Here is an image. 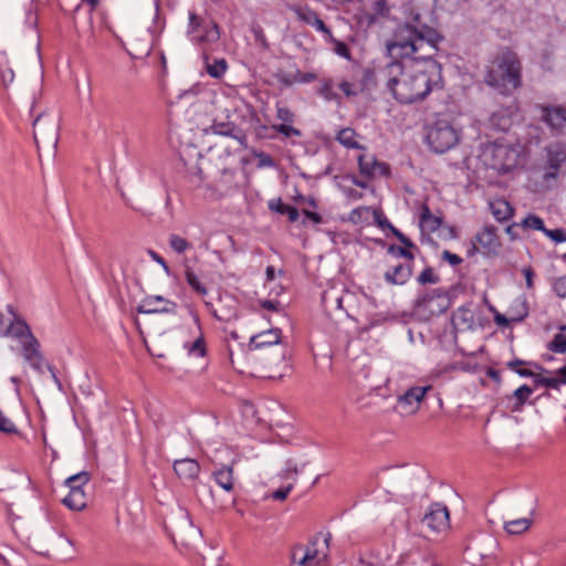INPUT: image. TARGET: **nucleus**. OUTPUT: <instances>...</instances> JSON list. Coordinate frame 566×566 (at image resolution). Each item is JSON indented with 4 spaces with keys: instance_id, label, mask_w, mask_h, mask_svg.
I'll use <instances>...</instances> for the list:
<instances>
[{
    "instance_id": "nucleus-1",
    "label": "nucleus",
    "mask_w": 566,
    "mask_h": 566,
    "mask_svg": "<svg viewBox=\"0 0 566 566\" xmlns=\"http://www.w3.org/2000/svg\"><path fill=\"white\" fill-rule=\"evenodd\" d=\"M442 36L428 25L418 11L411 10L406 21L397 25L386 49L392 59L429 60L438 51Z\"/></svg>"
},
{
    "instance_id": "nucleus-2",
    "label": "nucleus",
    "mask_w": 566,
    "mask_h": 566,
    "mask_svg": "<svg viewBox=\"0 0 566 566\" xmlns=\"http://www.w3.org/2000/svg\"><path fill=\"white\" fill-rule=\"evenodd\" d=\"M484 83L503 96H510L522 86V62L511 49L503 48L492 55L484 69Z\"/></svg>"
},
{
    "instance_id": "nucleus-3",
    "label": "nucleus",
    "mask_w": 566,
    "mask_h": 566,
    "mask_svg": "<svg viewBox=\"0 0 566 566\" xmlns=\"http://www.w3.org/2000/svg\"><path fill=\"white\" fill-rule=\"evenodd\" d=\"M390 75L387 82L394 97L402 104H411L423 99L431 91L433 81L427 71L403 72L399 62L387 66Z\"/></svg>"
},
{
    "instance_id": "nucleus-4",
    "label": "nucleus",
    "mask_w": 566,
    "mask_h": 566,
    "mask_svg": "<svg viewBox=\"0 0 566 566\" xmlns=\"http://www.w3.org/2000/svg\"><path fill=\"white\" fill-rule=\"evenodd\" d=\"M479 160L485 168L505 174L517 165L518 154L509 145L486 143L480 149Z\"/></svg>"
},
{
    "instance_id": "nucleus-5",
    "label": "nucleus",
    "mask_w": 566,
    "mask_h": 566,
    "mask_svg": "<svg viewBox=\"0 0 566 566\" xmlns=\"http://www.w3.org/2000/svg\"><path fill=\"white\" fill-rule=\"evenodd\" d=\"M332 535L324 536L319 545L318 537L313 538L308 545H295L291 552V559L298 566H324L328 557V547Z\"/></svg>"
},
{
    "instance_id": "nucleus-6",
    "label": "nucleus",
    "mask_w": 566,
    "mask_h": 566,
    "mask_svg": "<svg viewBox=\"0 0 566 566\" xmlns=\"http://www.w3.org/2000/svg\"><path fill=\"white\" fill-rule=\"evenodd\" d=\"M426 138L433 151L443 154L459 143L460 135L449 122L437 120L428 128Z\"/></svg>"
},
{
    "instance_id": "nucleus-7",
    "label": "nucleus",
    "mask_w": 566,
    "mask_h": 566,
    "mask_svg": "<svg viewBox=\"0 0 566 566\" xmlns=\"http://www.w3.org/2000/svg\"><path fill=\"white\" fill-rule=\"evenodd\" d=\"M59 116L55 113H42L33 122V137L38 148L54 149L59 142Z\"/></svg>"
},
{
    "instance_id": "nucleus-8",
    "label": "nucleus",
    "mask_w": 566,
    "mask_h": 566,
    "mask_svg": "<svg viewBox=\"0 0 566 566\" xmlns=\"http://www.w3.org/2000/svg\"><path fill=\"white\" fill-rule=\"evenodd\" d=\"M188 33L198 43H216L220 39L218 24L212 20H203L193 12L189 13Z\"/></svg>"
},
{
    "instance_id": "nucleus-9",
    "label": "nucleus",
    "mask_w": 566,
    "mask_h": 566,
    "mask_svg": "<svg viewBox=\"0 0 566 566\" xmlns=\"http://www.w3.org/2000/svg\"><path fill=\"white\" fill-rule=\"evenodd\" d=\"M154 34L149 29L134 28L127 34V52L134 59L146 56L151 51Z\"/></svg>"
},
{
    "instance_id": "nucleus-10",
    "label": "nucleus",
    "mask_w": 566,
    "mask_h": 566,
    "mask_svg": "<svg viewBox=\"0 0 566 566\" xmlns=\"http://www.w3.org/2000/svg\"><path fill=\"white\" fill-rule=\"evenodd\" d=\"M416 307L430 315H440L448 310L449 300L442 290L436 289L418 297Z\"/></svg>"
},
{
    "instance_id": "nucleus-11",
    "label": "nucleus",
    "mask_w": 566,
    "mask_h": 566,
    "mask_svg": "<svg viewBox=\"0 0 566 566\" xmlns=\"http://www.w3.org/2000/svg\"><path fill=\"white\" fill-rule=\"evenodd\" d=\"M501 243L496 235V229L494 227H484L482 231L476 233L472 243V250L469 252L470 255L482 251L488 255H495L499 253Z\"/></svg>"
},
{
    "instance_id": "nucleus-12",
    "label": "nucleus",
    "mask_w": 566,
    "mask_h": 566,
    "mask_svg": "<svg viewBox=\"0 0 566 566\" xmlns=\"http://www.w3.org/2000/svg\"><path fill=\"white\" fill-rule=\"evenodd\" d=\"M422 524L432 532L441 533L450 526V513L446 505L433 503L422 518Z\"/></svg>"
},
{
    "instance_id": "nucleus-13",
    "label": "nucleus",
    "mask_w": 566,
    "mask_h": 566,
    "mask_svg": "<svg viewBox=\"0 0 566 566\" xmlns=\"http://www.w3.org/2000/svg\"><path fill=\"white\" fill-rule=\"evenodd\" d=\"M431 389V386H415L409 388L405 394L398 397V405L406 415H415L419 410L426 394Z\"/></svg>"
},
{
    "instance_id": "nucleus-14",
    "label": "nucleus",
    "mask_w": 566,
    "mask_h": 566,
    "mask_svg": "<svg viewBox=\"0 0 566 566\" xmlns=\"http://www.w3.org/2000/svg\"><path fill=\"white\" fill-rule=\"evenodd\" d=\"M177 304L161 295H148L137 306L138 313H176Z\"/></svg>"
},
{
    "instance_id": "nucleus-15",
    "label": "nucleus",
    "mask_w": 566,
    "mask_h": 566,
    "mask_svg": "<svg viewBox=\"0 0 566 566\" xmlns=\"http://www.w3.org/2000/svg\"><path fill=\"white\" fill-rule=\"evenodd\" d=\"M21 355L33 369L39 373L43 371L45 360L41 353V345L36 337H29V340H25L21 344Z\"/></svg>"
},
{
    "instance_id": "nucleus-16",
    "label": "nucleus",
    "mask_w": 566,
    "mask_h": 566,
    "mask_svg": "<svg viewBox=\"0 0 566 566\" xmlns=\"http://www.w3.org/2000/svg\"><path fill=\"white\" fill-rule=\"evenodd\" d=\"M8 311L13 315V319L8 324V336L18 339L20 344L29 340V337H35L27 322L15 315L12 306H8Z\"/></svg>"
},
{
    "instance_id": "nucleus-17",
    "label": "nucleus",
    "mask_w": 566,
    "mask_h": 566,
    "mask_svg": "<svg viewBox=\"0 0 566 566\" xmlns=\"http://www.w3.org/2000/svg\"><path fill=\"white\" fill-rule=\"evenodd\" d=\"M542 119L553 129L566 126V108L563 106H541Z\"/></svg>"
},
{
    "instance_id": "nucleus-18",
    "label": "nucleus",
    "mask_w": 566,
    "mask_h": 566,
    "mask_svg": "<svg viewBox=\"0 0 566 566\" xmlns=\"http://www.w3.org/2000/svg\"><path fill=\"white\" fill-rule=\"evenodd\" d=\"M55 537L56 535L53 531L35 533L28 538V545L38 554L49 555Z\"/></svg>"
},
{
    "instance_id": "nucleus-19",
    "label": "nucleus",
    "mask_w": 566,
    "mask_h": 566,
    "mask_svg": "<svg viewBox=\"0 0 566 566\" xmlns=\"http://www.w3.org/2000/svg\"><path fill=\"white\" fill-rule=\"evenodd\" d=\"M358 164L360 172L367 177L385 176L388 174V167L377 161L373 156H359Z\"/></svg>"
},
{
    "instance_id": "nucleus-20",
    "label": "nucleus",
    "mask_w": 566,
    "mask_h": 566,
    "mask_svg": "<svg viewBox=\"0 0 566 566\" xmlns=\"http://www.w3.org/2000/svg\"><path fill=\"white\" fill-rule=\"evenodd\" d=\"M174 470L179 479L182 480H195L200 473V465L193 459H180L174 463Z\"/></svg>"
},
{
    "instance_id": "nucleus-21",
    "label": "nucleus",
    "mask_w": 566,
    "mask_h": 566,
    "mask_svg": "<svg viewBox=\"0 0 566 566\" xmlns=\"http://www.w3.org/2000/svg\"><path fill=\"white\" fill-rule=\"evenodd\" d=\"M212 134L232 137L240 147L245 146V136L231 123H214L210 126Z\"/></svg>"
},
{
    "instance_id": "nucleus-22",
    "label": "nucleus",
    "mask_w": 566,
    "mask_h": 566,
    "mask_svg": "<svg viewBox=\"0 0 566 566\" xmlns=\"http://www.w3.org/2000/svg\"><path fill=\"white\" fill-rule=\"evenodd\" d=\"M281 340V329L271 328L251 337L250 346L258 349L265 346L277 345Z\"/></svg>"
},
{
    "instance_id": "nucleus-23",
    "label": "nucleus",
    "mask_w": 566,
    "mask_h": 566,
    "mask_svg": "<svg viewBox=\"0 0 566 566\" xmlns=\"http://www.w3.org/2000/svg\"><path fill=\"white\" fill-rule=\"evenodd\" d=\"M411 264H397L385 273V280L390 284H403L411 276Z\"/></svg>"
},
{
    "instance_id": "nucleus-24",
    "label": "nucleus",
    "mask_w": 566,
    "mask_h": 566,
    "mask_svg": "<svg viewBox=\"0 0 566 566\" xmlns=\"http://www.w3.org/2000/svg\"><path fill=\"white\" fill-rule=\"evenodd\" d=\"M441 222L442 219L440 217L432 214L427 205H423L421 207L420 227L422 231L429 233L434 232L440 228Z\"/></svg>"
},
{
    "instance_id": "nucleus-25",
    "label": "nucleus",
    "mask_w": 566,
    "mask_h": 566,
    "mask_svg": "<svg viewBox=\"0 0 566 566\" xmlns=\"http://www.w3.org/2000/svg\"><path fill=\"white\" fill-rule=\"evenodd\" d=\"M490 209L497 221H506L513 216V208L504 199H495L490 202Z\"/></svg>"
},
{
    "instance_id": "nucleus-26",
    "label": "nucleus",
    "mask_w": 566,
    "mask_h": 566,
    "mask_svg": "<svg viewBox=\"0 0 566 566\" xmlns=\"http://www.w3.org/2000/svg\"><path fill=\"white\" fill-rule=\"evenodd\" d=\"M452 322L458 328L471 329L475 324L474 313L469 308L460 307L453 314Z\"/></svg>"
},
{
    "instance_id": "nucleus-27",
    "label": "nucleus",
    "mask_w": 566,
    "mask_h": 566,
    "mask_svg": "<svg viewBox=\"0 0 566 566\" xmlns=\"http://www.w3.org/2000/svg\"><path fill=\"white\" fill-rule=\"evenodd\" d=\"M203 60L206 71L209 74V76L213 78H221L226 74L228 70V63L226 59L221 57L210 61L209 56L205 54Z\"/></svg>"
},
{
    "instance_id": "nucleus-28",
    "label": "nucleus",
    "mask_w": 566,
    "mask_h": 566,
    "mask_svg": "<svg viewBox=\"0 0 566 566\" xmlns=\"http://www.w3.org/2000/svg\"><path fill=\"white\" fill-rule=\"evenodd\" d=\"M184 275H185V279H186L188 285L191 287V290L195 293H197L201 296L207 295V293H208L207 287L202 284L198 274H196L193 269L188 263L184 264Z\"/></svg>"
},
{
    "instance_id": "nucleus-29",
    "label": "nucleus",
    "mask_w": 566,
    "mask_h": 566,
    "mask_svg": "<svg viewBox=\"0 0 566 566\" xmlns=\"http://www.w3.org/2000/svg\"><path fill=\"white\" fill-rule=\"evenodd\" d=\"M556 375L563 376V379H557L554 377H544L539 374H536V376H534V381L538 386L558 389L562 385L566 384V364L562 368L556 370Z\"/></svg>"
},
{
    "instance_id": "nucleus-30",
    "label": "nucleus",
    "mask_w": 566,
    "mask_h": 566,
    "mask_svg": "<svg viewBox=\"0 0 566 566\" xmlns=\"http://www.w3.org/2000/svg\"><path fill=\"white\" fill-rule=\"evenodd\" d=\"M63 504L74 511H81L86 506V495L83 490L74 489L63 499Z\"/></svg>"
},
{
    "instance_id": "nucleus-31",
    "label": "nucleus",
    "mask_w": 566,
    "mask_h": 566,
    "mask_svg": "<svg viewBox=\"0 0 566 566\" xmlns=\"http://www.w3.org/2000/svg\"><path fill=\"white\" fill-rule=\"evenodd\" d=\"M214 481L224 491L230 492L233 489V470L231 467L223 465L213 473Z\"/></svg>"
},
{
    "instance_id": "nucleus-32",
    "label": "nucleus",
    "mask_w": 566,
    "mask_h": 566,
    "mask_svg": "<svg viewBox=\"0 0 566 566\" xmlns=\"http://www.w3.org/2000/svg\"><path fill=\"white\" fill-rule=\"evenodd\" d=\"M533 524V520L528 517H522L506 522L504 530L510 535H521L530 530Z\"/></svg>"
},
{
    "instance_id": "nucleus-33",
    "label": "nucleus",
    "mask_w": 566,
    "mask_h": 566,
    "mask_svg": "<svg viewBox=\"0 0 566 566\" xmlns=\"http://www.w3.org/2000/svg\"><path fill=\"white\" fill-rule=\"evenodd\" d=\"M269 208L280 214H286L291 222H295L300 216L298 210L295 207L283 203L281 199L271 200L269 202Z\"/></svg>"
},
{
    "instance_id": "nucleus-34",
    "label": "nucleus",
    "mask_w": 566,
    "mask_h": 566,
    "mask_svg": "<svg viewBox=\"0 0 566 566\" xmlns=\"http://www.w3.org/2000/svg\"><path fill=\"white\" fill-rule=\"evenodd\" d=\"M370 216L378 218V213L376 210H373L369 207H358L349 213V221L355 224H364L369 222Z\"/></svg>"
},
{
    "instance_id": "nucleus-35",
    "label": "nucleus",
    "mask_w": 566,
    "mask_h": 566,
    "mask_svg": "<svg viewBox=\"0 0 566 566\" xmlns=\"http://www.w3.org/2000/svg\"><path fill=\"white\" fill-rule=\"evenodd\" d=\"M547 348L557 354L566 353V325L559 327V333L555 334L548 343Z\"/></svg>"
},
{
    "instance_id": "nucleus-36",
    "label": "nucleus",
    "mask_w": 566,
    "mask_h": 566,
    "mask_svg": "<svg viewBox=\"0 0 566 566\" xmlns=\"http://www.w3.org/2000/svg\"><path fill=\"white\" fill-rule=\"evenodd\" d=\"M90 481V473L86 471H82L80 473H76L72 476H69L65 480V484L70 489V491H73L75 488L83 490V486L86 485Z\"/></svg>"
},
{
    "instance_id": "nucleus-37",
    "label": "nucleus",
    "mask_w": 566,
    "mask_h": 566,
    "mask_svg": "<svg viewBox=\"0 0 566 566\" xmlns=\"http://www.w3.org/2000/svg\"><path fill=\"white\" fill-rule=\"evenodd\" d=\"M371 9L373 14L369 18L370 23L375 22L378 18H387L390 13V8L386 0L375 1Z\"/></svg>"
},
{
    "instance_id": "nucleus-38",
    "label": "nucleus",
    "mask_w": 566,
    "mask_h": 566,
    "mask_svg": "<svg viewBox=\"0 0 566 566\" xmlns=\"http://www.w3.org/2000/svg\"><path fill=\"white\" fill-rule=\"evenodd\" d=\"M290 10L295 13L300 21L307 24H311L317 15V13L308 7L302 8L300 6H292Z\"/></svg>"
},
{
    "instance_id": "nucleus-39",
    "label": "nucleus",
    "mask_w": 566,
    "mask_h": 566,
    "mask_svg": "<svg viewBox=\"0 0 566 566\" xmlns=\"http://www.w3.org/2000/svg\"><path fill=\"white\" fill-rule=\"evenodd\" d=\"M533 392V389L531 387H528L527 385H523L521 387H518L515 391H514V398L516 399V402L514 405V410H521L522 406L525 403V401L530 398V396L532 395Z\"/></svg>"
},
{
    "instance_id": "nucleus-40",
    "label": "nucleus",
    "mask_w": 566,
    "mask_h": 566,
    "mask_svg": "<svg viewBox=\"0 0 566 566\" xmlns=\"http://www.w3.org/2000/svg\"><path fill=\"white\" fill-rule=\"evenodd\" d=\"M0 75L4 85L11 84L14 80L13 70L9 66L4 53L0 54Z\"/></svg>"
},
{
    "instance_id": "nucleus-41",
    "label": "nucleus",
    "mask_w": 566,
    "mask_h": 566,
    "mask_svg": "<svg viewBox=\"0 0 566 566\" xmlns=\"http://www.w3.org/2000/svg\"><path fill=\"white\" fill-rule=\"evenodd\" d=\"M355 132L352 128H344L339 130L337 135V140L346 146L347 148H356L358 147L357 142L355 140Z\"/></svg>"
},
{
    "instance_id": "nucleus-42",
    "label": "nucleus",
    "mask_w": 566,
    "mask_h": 566,
    "mask_svg": "<svg viewBox=\"0 0 566 566\" xmlns=\"http://www.w3.org/2000/svg\"><path fill=\"white\" fill-rule=\"evenodd\" d=\"M462 3L463 0H434V8L439 11L452 13L455 12Z\"/></svg>"
},
{
    "instance_id": "nucleus-43",
    "label": "nucleus",
    "mask_w": 566,
    "mask_h": 566,
    "mask_svg": "<svg viewBox=\"0 0 566 566\" xmlns=\"http://www.w3.org/2000/svg\"><path fill=\"white\" fill-rule=\"evenodd\" d=\"M170 248L177 253H184L190 248V243L178 234H170L168 238Z\"/></svg>"
},
{
    "instance_id": "nucleus-44",
    "label": "nucleus",
    "mask_w": 566,
    "mask_h": 566,
    "mask_svg": "<svg viewBox=\"0 0 566 566\" xmlns=\"http://www.w3.org/2000/svg\"><path fill=\"white\" fill-rule=\"evenodd\" d=\"M318 93L326 101H334L338 98V94L333 88L332 80H323Z\"/></svg>"
},
{
    "instance_id": "nucleus-45",
    "label": "nucleus",
    "mask_w": 566,
    "mask_h": 566,
    "mask_svg": "<svg viewBox=\"0 0 566 566\" xmlns=\"http://www.w3.org/2000/svg\"><path fill=\"white\" fill-rule=\"evenodd\" d=\"M522 226L524 228H530V229H534V230H539V231H543L545 232L546 231V228L544 227V222L543 220L535 216V214H528L523 221H522Z\"/></svg>"
},
{
    "instance_id": "nucleus-46",
    "label": "nucleus",
    "mask_w": 566,
    "mask_h": 566,
    "mask_svg": "<svg viewBox=\"0 0 566 566\" xmlns=\"http://www.w3.org/2000/svg\"><path fill=\"white\" fill-rule=\"evenodd\" d=\"M419 284H434L439 281V277L434 274L432 268H426L417 277Z\"/></svg>"
},
{
    "instance_id": "nucleus-47",
    "label": "nucleus",
    "mask_w": 566,
    "mask_h": 566,
    "mask_svg": "<svg viewBox=\"0 0 566 566\" xmlns=\"http://www.w3.org/2000/svg\"><path fill=\"white\" fill-rule=\"evenodd\" d=\"M526 315H527V311L525 307H523V312L520 315L511 316L510 318H507L506 316L497 313L494 317V321L497 325L505 327V326H509L511 322L522 321Z\"/></svg>"
},
{
    "instance_id": "nucleus-48",
    "label": "nucleus",
    "mask_w": 566,
    "mask_h": 566,
    "mask_svg": "<svg viewBox=\"0 0 566 566\" xmlns=\"http://www.w3.org/2000/svg\"><path fill=\"white\" fill-rule=\"evenodd\" d=\"M485 549H479L478 547L474 548L476 553H479L481 559L490 557L493 552L495 551L497 544L496 541L492 537L485 538L484 542Z\"/></svg>"
},
{
    "instance_id": "nucleus-49",
    "label": "nucleus",
    "mask_w": 566,
    "mask_h": 566,
    "mask_svg": "<svg viewBox=\"0 0 566 566\" xmlns=\"http://www.w3.org/2000/svg\"><path fill=\"white\" fill-rule=\"evenodd\" d=\"M524 364H525V361L515 359V360L507 363V367L510 369L514 370L515 373H517L522 377H532L534 379V376H536L535 373H533L532 370L526 369V368H518L520 366H522Z\"/></svg>"
},
{
    "instance_id": "nucleus-50",
    "label": "nucleus",
    "mask_w": 566,
    "mask_h": 566,
    "mask_svg": "<svg viewBox=\"0 0 566 566\" xmlns=\"http://www.w3.org/2000/svg\"><path fill=\"white\" fill-rule=\"evenodd\" d=\"M190 355L203 357L206 355V346L202 337L197 338L189 347Z\"/></svg>"
},
{
    "instance_id": "nucleus-51",
    "label": "nucleus",
    "mask_w": 566,
    "mask_h": 566,
    "mask_svg": "<svg viewBox=\"0 0 566 566\" xmlns=\"http://www.w3.org/2000/svg\"><path fill=\"white\" fill-rule=\"evenodd\" d=\"M0 431L4 433H15L17 427L11 419L0 410Z\"/></svg>"
},
{
    "instance_id": "nucleus-52",
    "label": "nucleus",
    "mask_w": 566,
    "mask_h": 566,
    "mask_svg": "<svg viewBox=\"0 0 566 566\" xmlns=\"http://www.w3.org/2000/svg\"><path fill=\"white\" fill-rule=\"evenodd\" d=\"M274 129L284 135L285 137H290V136H301V132L296 128H294L293 126L289 125V123H284V124H281V125H277V126H274Z\"/></svg>"
},
{
    "instance_id": "nucleus-53",
    "label": "nucleus",
    "mask_w": 566,
    "mask_h": 566,
    "mask_svg": "<svg viewBox=\"0 0 566 566\" xmlns=\"http://www.w3.org/2000/svg\"><path fill=\"white\" fill-rule=\"evenodd\" d=\"M276 115H277V118L283 122V124L292 123L294 119V114L286 106H277Z\"/></svg>"
},
{
    "instance_id": "nucleus-54",
    "label": "nucleus",
    "mask_w": 566,
    "mask_h": 566,
    "mask_svg": "<svg viewBox=\"0 0 566 566\" xmlns=\"http://www.w3.org/2000/svg\"><path fill=\"white\" fill-rule=\"evenodd\" d=\"M547 237H549L554 242H564L566 241V232L562 229L548 230L544 232Z\"/></svg>"
},
{
    "instance_id": "nucleus-55",
    "label": "nucleus",
    "mask_w": 566,
    "mask_h": 566,
    "mask_svg": "<svg viewBox=\"0 0 566 566\" xmlns=\"http://www.w3.org/2000/svg\"><path fill=\"white\" fill-rule=\"evenodd\" d=\"M554 291L559 297H566V276L555 281Z\"/></svg>"
},
{
    "instance_id": "nucleus-56",
    "label": "nucleus",
    "mask_w": 566,
    "mask_h": 566,
    "mask_svg": "<svg viewBox=\"0 0 566 566\" xmlns=\"http://www.w3.org/2000/svg\"><path fill=\"white\" fill-rule=\"evenodd\" d=\"M14 557L15 553L9 547H4L3 551H0V559L8 566L12 565V559Z\"/></svg>"
},
{
    "instance_id": "nucleus-57",
    "label": "nucleus",
    "mask_w": 566,
    "mask_h": 566,
    "mask_svg": "<svg viewBox=\"0 0 566 566\" xmlns=\"http://www.w3.org/2000/svg\"><path fill=\"white\" fill-rule=\"evenodd\" d=\"M311 25H313L317 31H319L328 36H332L331 30L326 27L324 21L322 19H319L318 15H316V18L312 21Z\"/></svg>"
},
{
    "instance_id": "nucleus-58",
    "label": "nucleus",
    "mask_w": 566,
    "mask_h": 566,
    "mask_svg": "<svg viewBox=\"0 0 566 566\" xmlns=\"http://www.w3.org/2000/svg\"><path fill=\"white\" fill-rule=\"evenodd\" d=\"M389 252L397 253L399 256L406 258L409 261L413 260V254L409 250H407L406 248H402V247H394V245H391L389 248Z\"/></svg>"
},
{
    "instance_id": "nucleus-59",
    "label": "nucleus",
    "mask_w": 566,
    "mask_h": 566,
    "mask_svg": "<svg viewBox=\"0 0 566 566\" xmlns=\"http://www.w3.org/2000/svg\"><path fill=\"white\" fill-rule=\"evenodd\" d=\"M297 473V465L292 460H289L286 463V469L282 472L281 475L283 479H289L291 475H296Z\"/></svg>"
},
{
    "instance_id": "nucleus-60",
    "label": "nucleus",
    "mask_w": 566,
    "mask_h": 566,
    "mask_svg": "<svg viewBox=\"0 0 566 566\" xmlns=\"http://www.w3.org/2000/svg\"><path fill=\"white\" fill-rule=\"evenodd\" d=\"M339 88L342 90V92L350 97V96H355L357 95V91L355 90V86L353 83L350 82H347V81H343L340 84H339Z\"/></svg>"
},
{
    "instance_id": "nucleus-61",
    "label": "nucleus",
    "mask_w": 566,
    "mask_h": 566,
    "mask_svg": "<svg viewBox=\"0 0 566 566\" xmlns=\"http://www.w3.org/2000/svg\"><path fill=\"white\" fill-rule=\"evenodd\" d=\"M442 259L448 261L451 265H459L462 262V259L454 253L446 250L442 252Z\"/></svg>"
},
{
    "instance_id": "nucleus-62",
    "label": "nucleus",
    "mask_w": 566,
    "mask_h": 566,
    "mask_svg": "<svg viewBox=\"0 0 566 566\" xmlns=\"http://www.w3.org/2000/svg\"><path fill=\"white\" fill-rule=\"evenodd\" d=\"M293 489V484L287 485L284 489H279L275 492L272 493V497L274 500L283 501L287 497L289 493Z\"/></svg>"
},
{
    "instance_id": "nucleus-63",
    "label": "nucleus",
    "mask_w": 566,
    "mask_h": 566,
    "mask_svg": "<svg viewBox=\"0 0 566 566\" xmlns=\"http://www.w3.org/2000/svg\"><path fill=\"white\" fill-rule=\"evenodd\" d=\"M253 32L255 40L264 48V50L269 49V43L263 31L260 28H254Z\"/></svg>"
},
{
    "instance_id": "nucleus-64",
    "label": "nucleus",
    "mask_w": 566,
    "mask_h": 566,
    "mask_svg": "<svg viewBox=\"0 0 566 566\" xmlns=\"http://www.w3.org/2000/svg\"><path fill=\"white\" fill-rule=\"evenodd\" d=\"M522 272H523V274L525 276L527 289H533V286H534V283H533L534 272H533L532 268H524L522 270Z\"/></svg>"
}]
</instances>
